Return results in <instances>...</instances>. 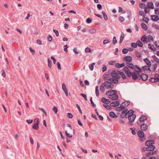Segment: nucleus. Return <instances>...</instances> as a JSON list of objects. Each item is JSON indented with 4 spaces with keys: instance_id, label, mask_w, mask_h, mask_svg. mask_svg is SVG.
<instances>
[{
    "instance_id": "obj_59",
    "label": "nucleus",
    "mask_w": 159,
    "mask_h": 159,
    "mask_svg": "<svg viewBox=\"0 0 159 159\" xmlns=\"http://www.w3.org/2000/svg\"><path fill=\"white\" fill-rule=\"evenodd\" d=\"M110 42V41L108 39H105L103 41V43L104 44H106L109 43Z\"/></svg>"
},
{
    "instance_id": "obj_33",
    "label": "nucleus",
    "mask_w": 159,
    "mask_h": 159,
    "mask_svg": "<svg viewBox=\"0 0 159 159\" xmlns=\"http://www.w3.org/2000/svg\"><path fill=\"white\" fill-rule=\"evenodd\" d=\"M152 57L157 63L158 64L159 63V60L155 55L152 56Z\"/></svg>"
},
{
    "instance_id": "obj_8",
    "label": "nucleus",
    "mask_w": 159,
    "mask_h": 159,
    "mask_svg": "<svg viewBox=\"0 0 159 159\" xmlns=\"http://www.w3.org/2000/svg\"><path fill=\"white\" fill-rule=\"evenodd\" d=\"M108 98L113 100H115L118 98V96L117 93H116L114 95H113V94H112L111 96L109 97Z\"/></svg>"
},
{
    "instance_id": "obj_17",
    "label": "nucleus",
    "mask_w": 159,
    "mask_h": 159,
    "mask_svg": "<svg viewBox=\"0 0 159 159\" xmlns=\"http://www.w3.org/2000/svg\"><path fill=\"white\" fill-rule=\"evenodd\" d=\"M149 67H149L148 66H144L143 67L142 69L144 71H146L147 72L149 73L151 71V70L149 68Z\"/></svg>"
},
{
    "instance_id": "obj_20",
    "label": "nucleus",
    "mask_w": 159,
    "mask_h": 159,
    "mask_svg": "<svg viewBox=\"0 0 159 159\" xmlns=\"http://www.w3.org/2000/svg\"><path fill=\"white\" fill-rule=\"evenodd\" d=\"M155 146L154 145H150L147 147V151H150L153 150L155 149Z\"/></svg>"
},
{
    "instance_id": "obj_6",
    "label": "nucleus",
    "mask_w": 159,
    "mask_h": 159,
    "mask_svg": "<svg viewBox=\"0 0 159 159\" xmlns=\"http://www.w3.org/2000/svg\"><path fill=\"white\" fill-rule=\"evenodd\" d=\"M112 92H113V95L115 94L116 93H117V91L116 90H109L107 91L106 94V95L108 96V98L109 97H110V96H112V94H111Z\"/></svg>"
},
{
    "instance_id": "obj_61",
    "label": "nucleus",
    "mask_w": 159,
    "mask_h": 159,
    "mask_svg": "<svg viewBox=\"0 0 159 159\" xmlns=\"http://www.w3.org/2000/svg\"><path fill=\"white\" fill-rule=\"evenodd\" d=\"M85 51L87 52H91V50L90 48L87 47L85 48Z\"/></svg>"
},
{
    "instance_id": "obj_38",
    "label": "nucleus",
    "mask_w": 159,
    "mask_h": 159,
    "mask_svg": "<svg viewBox=\"0 0 159 159\" xmlns=\"http://www.w3.org/2000/svg\"><path fill=\"white\" fill-rule=\"evenodd\" d=\"M48 66L49 68H51L52 67V62L50 59L48 58Z\"/></svg>"
},
{
    "instance_id": "obj_18",
    "label": "nucleus",
    "mask_w": 159,
    "mask_h": 159,
    "mask_svg": "<svg viewBox=\"0 0 159 159\" xmlns=\"http://www.w3.org/2000/svg\"><path fill=\"white\" fill-rule=\"evenodd\" d=\"M136 72H142V70L137 65H135L134 68Z\"/></svg>"
},
{
    "instance_id": "obj_64",
    "label": "nucleus",
    "mask_w": 159,
    "mask_h": 159,
    "mask_svg": "<svg viewBox=\"0 0 159 159\" xmlns=\"http://www.w3.org/2000/svg\"><path fill=\"white\" fill-rule=\"evenodd\" d=\"M30 50L33 55L35 53V51L34 50L32 49L31 47L30 48Z\"/></svg>"
},
{
    "instance_id": "obj_34",
    "label": "nucleus",
    "mask_w": 159,
    "mask_h": 159,
    "mask_svg": "<svg viewBox=\"0 0 159 159\" xmlns=\"http://www.w3.org/2000/svg\"><path fill=\"white\" fill-rule=\"evenodd\" d=\"M95 63H93L92 64H89V67L91 70L92 71L93 69L94 65H95Z\"/></svg>"
},
{
    "instance_id": "obj_47",
    "label": "nucleus",
    "mask_w": 159,
    "mask_h": 159,
    "mask_svg": "<svg viewBox=\"0 0 159 159\" xmlns=\"http://www.w3.org/2000/svg\"><path fill=\"white\" fill-rule=\"evenodd\" d=\"M157 67V65L155 63L152 66V70L153 71H155Z\"/></svg>"
},
{
    "instance_id": "obj_10",
    "label": "nucleus",
    "mask_w": 159,
    "mask_h": 159,
    "mask_svg": "<svg viewBox=\"0 0 159 159\" xmlns=\"http://www.w3.org/2000/svg\"><path fill=\"white\" fill-rule=\"evenodd\" d=\"M130 102L129 101H126L122 102L120 105V106L124 108L128 106Z\"/></svg>"
},
{
    "instance_id": "obj_60",
    "label": "nucleus",
    "mask_w": 159,
    "mask_h": 159,
    "mask_svg": "<svg viewBox=\"0 0 159 159\" xmlns=\"http://www.w3.org/2000/svg\"><path fill=\"white\" fill-rule=\"evenodd\" d=\"M107 68L106 66L105 65H103V67L102 68V71L103 72H104L107 70Z\"/></svg>"
},
{
    "instance_id": "obj_43",
    "label": "nucleus",
    "mask_w": 159,
    "mask_h": 159,
    "mask_svg": "<svg viewBox=\"0 0 159 159\" xmlns=\"http://www.w3.org/2000/svg\"><path fill=\"white\" fill-rule=\"evenodd\" d=\"M100 91L103 93H104L105 91L104 87L102 85H101L100 87Z\"/></svg>"
},
{
    "instance_id": "obj_58",
    "label": "nucleus",
    "mask_w": 159,
    "mask_h": 159,
    "mask_svg": "<svg viewBox=\"0 0 159 159\" xmlns=\"http://www.w3.org/2000/svg\"><path fill=\"white\" fill-rule=\"evenodd\" d=\"M92 19L89 18H87L86 20V22L88 23H90L92 22Z\"/></svg>"
},
{
    "instance_id": "obj_3",
    "label": "nucleus",
    "mask_w": 159,
    "mask_h": 159,
    "mask_svg": "<svg viewBox=\"0 0 159 159\" xmlns=\"http://www.w3.org/2000/svg\"><path fill=\"white\" fill-rule=\"evenodd\" d=\"M154 78H151L150 80L149 81L150 82L152 83L156 82H159V75L158 74H156L155 75Z\"/></svg>"
},
{
    "instance_id": "obj_30",
    "label": "nucleus",
    "mask_w": 159,
    "mask_h": 159,
    "mask_svg": "<svg viewBox=\"0 0 159 159\" xmlns=\"http://www.w3.org/2000/svg\"><path fill=\"white\" fill-rule=\"evenodd\" d=\"M137 45L139 47H142L143 46V43L140 41L138 40L136 42Z\"/></svg>"
},
{
    "instance_id": "obj_13",
    "label": "nucleus",
    "mask_w": 159,
    "mask_h": 159,
    "mask_svg": "<svg viewBox=\"0 0 159 159\" xmlns=\"http://www.w3.org/2000/svg\"><path fill=\"white\" fill-rule=\"evenodd\" d=\"M147 119V117L146 116H142L139 118V123L141 124L142 123H141V122H143L144 120H146Z\"/></svg>"
},
{
    "instance_id": "obj_31",
    "label": "nucleus",
    "mask_w": 159,
    "mask_h": 159,
    "mask_svg": "<svg viewBox=\"0 0 159 159\" xmlns=\"http://www.w3.org/2000/svg\"><path fill=\"white\" fill-rule=\"evenodd\" d=\"M95 93L97 97H98L99 96V91L98 89V86H96L95 87Z\"/></svg>"
},
{
    "instance_id": "obj_45",
    "label": "nucleus",
    "mask_w": 159,
    "mask_h": 159,
    "mask_svg": "<svg viewBox=\"0 0 159 159\" xmlns=\"http://www.w3.org/2000/svg\"><path fill=\"white\" fill-rule=\"evenodd\" d=\"M148 48H149L151 49L153 51H155L156 48H154V47L153 46V48H152V45H151L150 43L148 44Z\"/></svg>"
},
{
    "instance_id": "obj_16",
    "label": "nucleus",
    "mask_w": 159,
    "mask_h": 159,
    "mask_svg": "<svg viewBox=\"0 0 159 159\" xmlns=\"http://www.w3.org/2000/svg\"><path fill=\"white\" fill-rule=\"evenodd\" d=\"M138 134L140 138H143L144 136V134L143 131L141 130H139L138 132Z\"/></svg>"
},
{
    "instance_id": "obj_53",
    "label": "nucleus",
    "mask_w": 159,
    "mask_h": 159,
    "mask_svg": "<svg viewBox=\"0 0 159 159\" xmlns=\"http://www.w3.org/2000/svg\"><path fill=\"white\" fill-rule=\"evenodd\" d=\"M131 46L134 48H136L137 47V45L134 43H132L131 44Z\"/></svg>"
},
{
    "instance_id": "obj_50",
    "label": "nucleus",
    "mask_w": 159,
    "mask_h": 159,
    "mask_svg": "<svg viewBox=\"0 0 159 159\" xmlns=\"http://www.w3.org/2000/svg\"><path fill=\"white\" fill-rule=\"evenodd\" d=\"M155 13L156 14L159 15V8H156L155 9Z\"/></svg>"
},
{
    "instance_id": "obj_32",
    "label": "nucleus",
    "mask_w": 159,
    "mask_h": 159,
    "mask_svg": "<svg viewBox=\"0 0 159 159\" xmlns=\"http://www.w3.org/2000/svg\"><path fill=\"white\" fill-rule=\"evenodd\" d=\"M143 20L146 23H148L149 20V19L148 17H146L144 16L143 18Z\"/></svg>"
},
{
    "instance_id": "obj_21",
    "label": "nucleus",
    "mask_w": 159,
    "mask_h": 159,
    "mask_svg": "<svg viewBox=\"0 0 159 159\" xmlns=\"http://www.w3.org/2000/svg\"><path fill=\"white\" fill-rule=\"evenodd\" d=\"M102 102L104 103L108 104L110 102V100L109 99H107L104 97H102L101 99Z\"/></svg>"
},
{
    "instance_id": "obj_51",
    "label": "nucleus",
    "mask_w": 159,
    "mask_h": 159,
    "mask_svg": "<svg viewBox=\"0 0 159 159\" xmlns=\"http://www.w3.org/2000/svg\"><path fill=\"white\" fill-rule=\"evenodd\" d=\"M68 48V46L66 44V45H65V46H64V51L66 52H68V50H67V48Z\"/></svg>"
},
{
    "instance_id": "obj_57",
    "label": "nucleus",
    "mask_w": 159,
    "mask_h": 159,
    "mask_svg": "<svg viewBox=\"0 0 159 159\" xmlns=\"http://www.w3.org/2000/svg\"><path fill=\"white\" fill-rule=\"evenodd\" d=\"M89 31H90L91 34H93L96 32V30L95 29H90Z\"/></svg>"
},
{
    "instance_id": "obj_4",
    "label": "nucleus",
    "mask_w": 159,
    "mask_h": 159,
    "mask_svg": "<svg viewBox=\"0 0 159 159\" xmlns=\"http://www.w3.org/2000/svg\"><path fill=\"white\" fill-rule=\"evenodd\" d=\"M111 76L114 78L119 79L120 78V76L115 70H113L111 73Z\"/></svg>"
},
{
    "instance_id": "obj_39",
    "label": "nucleus",
    "mask_w": 159,
    "mask_h": 159,
    "mask_svg": "<svg viewBox=\"0 0 159 159\" xmlns=\"http://www.w3.org/2000/svg\"><path fill=\"white\" fill-rule=\"evenodd\" d=\"M124 109V108H123L122 107H121L120 106V107H118L116 108V111H120L122 110H123Z\"/></svg>"
},
{
    "instance_id": "obj_48",
    "label": "nucleus",
    "mask_w": 159,
    "mask_h": 159,
    "mask_svg": "<svg viewBox=\"0 0 159 159\" xmlns=\"http://www.w3.org/2000/svg\"><path fill=\"white\" fill-rule=\"evenodd\" d=\"M128 50L126 48L123 49L122 51V53L124 54H126L128 52Z\"/></svg>"
},
{
    "instance_id": "obj_11",
    "label": "nucleus",
    "mask_w": 159,
    "mask_h": 159,
    "mask_svg": "<svg viewBox=\"0 0 159 159\" xmlns=\"http://www.w3.org/2000/svg\"><path fill=\"white\" fill-rule=\"evenodd\" d=\"M128 111L127 112V113H126L125 111H123L120 115V117L121 118H123L125 117L127 118L128 116Z\"/></svg>"
},
{
    "instance_id": "obj_1",
    "label": "nucleus",
    "mask_w": 159,
    "mask_h": 159,
    "mask_svg": "<svg viewBox=\"0 0 159 159\" xmlns=\"http://www.w3.org/2000/svg\"><path fill=\"white\" fill-rule=\"evenodd\" d=\"M124 70L129 77H130L132 76V79L134 80H135L137 79L140 80V75L139 72H131L129 68L127 67H125L124 68Z\"/></svg>"
},
{
    "instance_id": "obj_56",
    "label": "nucleus",
    "mask_w": 159,
    "mask_h": 159,
    "mask_svg": "<svg viewBox=\"0 0 159 159\" xmlns=\"http://www.w3.org/2000/svg\"><path fill=\"white\" fill-rule=\"evenodd\" d=\"M148 39L150 41H152L153 39L152 36L151 35H149L148 36Z\"/></svg>"
},
{
    "instance_id": "obj_55",
    "label": "nucleus",
    "mask_w": 159,
    "mask_h": 159,
    "mask_svg": "<svg viewBox=\"0 0 159 159\" xmlns=\"http://www.w3.org/2000/svg\"><path fill=\"white\" fill-rule=\"evenodd\" d=\"M97 7L98 9V10H101L102 8V6L101 4H98L97 5Z\"/></svg>"
},
{
    "instance_id": "obj_52",
    "label": "nucleus",
    "mask_w": 159,
    "mask_h": 159,
    "mask_svg": "<svg viewBox=\"0 0 159 159\" xmlns=\"http://www.w3.org/2000/svg\"><path fill=\"white\" fill-rule=\"evenodd\" d=\"M47 39L49 41H51L52 39V36L50 35H49L47 37Z\"/></svg>"
},
{
    "instance_id": "obj_27",
    "label": "nucleus",
    "mask_w": 159,
    "mask_h": 159,
    "mask_svg": "<svg viewBox=\"0 0 159 159\" xmlns=\"http://www.w3.org/2000/svg\"><path fill=\"white\" fill-rule=\"evenodd\" d=\"M141 26L142 28L145 31H146L148 29V27L147 25L144 23H143L141 24Z\"/></svg>"
},
{
    "instance_id": "obj_15",
    "label": "nucleus",
    "mask_w": 159,
    "mask_h": 159,
    "mask_svg": "<svg viewBox=\"0 0 159 159\" xmlns=\"http://www.w3.org/2000/svg\"><path fill=\"white\" fill-rule=\"evenodd\" d=\"M119 102L118 101H116L111 103L110 104V106L113 107H116L119 106Z\"/></svg>"
},
{
    "instance_id": "obj_26",
    "label": "nucleus",
    "mask_w": 159,
    "mask_h": 159,
    "mask_svg": "<svg viewBox=\"0 0 159 159\" xmlns=\"http://www.w3.org/2000/svg\"><path fill=\"white\" fill-rule=\"evenodd\" d=\"M118 74L120 76H121L122 79L123 80L125 79L126 78V77L125 75L124 74V73L122 72H120L119 71H118Z\"/></svg>"
},
{
    "instance_id": "obj_19",
    "label": "nucleus",
    "mask_w": 159,
    "mask_h": 159,
    "mask_svg": "<svg viewBox=\"0 0 159 159\" xmlns=\"http://www.w3.org/2000/svg\"><path fill=\"white\" fill-rule=\"evenodd\" d=\"M152 20L154 21H156L159 20V17L158 16L153 15L151 16Z\"/></svg>"
},
{
    "instance_id": "obj_22",
    "label": "nucleus",
    "mask_w": 159,
    "mask_h": 159,
    "mask_svg": "<svg viewBox=\"0 0 159 159\" xmlns=\"http://www.w3.org/2000/svg\"><path fill=\"white\" fill-rule=\"evenodd\" d=\"M124 60L129 62H130L132 61V59L131 56H128L124 57Z\"/></svg>"
},
{
    "instance_id": "obj_49",
    "label": "nucleus",
    "mask_w": 159,
    "mask_h": 159,
    "mask_svg": "<svg viewBox=\"0 0 159 159\" xmlns=\"http://www.w3.org/2000/svg\"><path fill=\"white\" fill-rule=\"evenodd\" d=\"M80 95L82 97H83V98H84L85 100L87 101V97L86 94L82 93H81L80 94Z\"/></svg>"
},
{
    "instance_id": "obj_5",
    "label": "nucleus",
    "mask_w": 159,
    "mask_h": 159,
    "mask_svg": "<svg viewBox=\"0 0 159 159\" xmlns=\"http://www.w3.org/2000/svg\"><path fill=\"white\" fill-rule=\"evenodd\" d=\"M104 85L107 89H113L114 87V85L112 83L108 81H105L103 83Z\"/></svg>"
},
{
    "instance_id": "obj_41",
    "label": "nucleus",
    "mask_w": 159,
    "mask_h": 159,
    "mask_svg": "<svg viewBox=\"0 0 159 159\" xmlns=\"http://www.w3.org/2000/svg\"><path fill=\"white\" fill-rule=\"evenodd\" d=\"M39 124L37 123L34 124L32 126V127L34 129H39Z\"/></svg>"
},
{
    "instance_id": "obj_24",
    "label": "nucleus",
    "mask_w": 159,
    "mask_h": 159,
    "mask_svg": "<svg viewBox=\"0 0 159 159\" xmlns=\"http://www.w3.org/2000/svg\"><path fill=\"white\" fill-rule=\"evenodd\" d=\"M109 115L110 117L113 118H116L117 117V116L113 111H111L110 112Z\"/></svg>"
},
{
    "instance_id": "obj_23",
    "label": "nucleus",
    "mask_w": 159,
    "mask_h": 159,
    "mask_svg": "<svg viewBox=\"0 0 159 159\" xmlns=\"http://www.w3.org/2000/svg\"><path fill=\"white\" fill-rule=\"evenodd\" d=\"M126 65L128 68H129L131 69H133L135 67V65L132 63H126Z\"/></svg>"
},
{
    "instance_id": "obj_7",
    "label": "nucleus",
    "mask_w": 159,
    "mask_h": 159,
    "mask_svg": "<svg viewBox=\"0 0 159 159\" xmlns=\"http://www.w3.org/2000/svg\"><path fill=\"white\" fill-rule=\"evenodd\" d=\"M140 80L142 79L143 81L146 80L148 77V76L147 75L144 74H142L140 75Z\"/></svg>"
},
{
    "instance_id": "obj_37",
    "label": "nucleus",
    "mask_w": 159,
    "mask_h": 159,
    "mask_svg": "<svg viewBox=\"0 0 159 159\" xmlns=\"http://www.w3.org/2000/svg\"><path fill=\"white\" fill-rule=\"evenodd\" d=\"M102 14L103 15V16H104V19H105V20H107L108 19L107 17V15L106 14L105 12L104 11H102Z\"/></svg>"
},
{
    "instance_id": "obj_42",
    "label": "nucleus",
    "mask_w": 159,
    "mask_h": 159,
    "mask_svg": "<svg viewBox=\"0 0 159 159\" xmlns=\"http://www.w3.org/2000/svg\"><path fill=\"white\" fill-rule=\"evenodd\" d=\"M127 12L128 14L127 17L129 19L131 17L132 14L129 11L127 10Z\"/></svg>"
},
{
    "instance_id": "obj_2",
    "label": "nucleus",
    "mask_w": 159,
    "mask_h": 159,
    "mask_svg": "<svg viewBox=\"0 0 159 159\" xmlns=\"http://www.w3.org/2000/svg\"><path fill=\"white\" fill-rule=\"evenodd\" d=\"M128 116L127 118L129 120V124L130 125H132V122L134 121L135 118L136 117V115L134 114V111L133 110H130L128 111Z\"/></svg>"
},
{
    "instance_id": "obj_36",
    "label": "nucleus",
    "mask_w": 159,
    "mask_h": 159,
    "mask_svg": "<svg viewBox=\"0 0 159 159\" xmlns=\"http://www.w3.org/2000/svg\"><path fill=\"white\" fill-rule=\"evenodd\" d=\"M103 106L108 110H111V106L108 105L103 104Z\"/></svg>"
},
{
    "instance_id": "obj_40",
    "label": "nucleus",
    "mask_w": 159,
    "mask_h": 159,
    "mask_svg": "<svg viewBox=\"0 0 159 159\" xmlns=\"http://www.w3.org/2000/svg\"><path fill=\"white\" fill-rule=\"evenodd\" d=\"M113 79H114V78H111L109 79H106V81H108V82H109L110 83H112V84Z\"/></svg>"
},
{
    "instance_id": "obj_14",
    "label": "nucleus",
    "mask_w": 159,
    "mask_h": 159,
    "mask_svg": "<svg viewBox=\"0 0 159 159\" xmlns=\"http://www.w3.org/2000/svg\"><path fill=\"white\" fill-rule=\"evenodd\" d=\"M147 5L149 9H153L154 8L153 4L152 2H148Z\"/></svg>"
},
{
    "instance_id": "obj_12",
    "label": "nucleus",
    "mask_w": 159,
    "mask_h": 159,
    "mask_svg": "<svg viewBox=\"0 0 159 159\" xmlns=\"http://www.w3.org/2000/svg\"><path fill=\"white\" fill-rule=\"evenodd\" d=\"M138 124L140 125L141 129H148V125L145 124H141L139 123V122H138Z\"/></svg>"
},
{
    "instance_id": "obj_63",
    "label": "nucleus",
    "mask_w": 159,
    "mask_h": 159,
    "mask_svg": "<svg viewBox=\"0 0 159 159\" xmlns=\"http://www.w3.org/2000/svg\"><path fill=\"white\" fill-rule=\"evenodd\" d=\"M53 31L55 33L56 35L57 36H59V32L57 30H53Z\"/></svg>"
},
{
    "instance_id": "obj_46",
    "label": "nucleus",
    "mask_w": 159,
    "mask_h": 159,
    "mask_svg": "<svg viewBox=\"0 0 159 159\" xmlns=\"http://www.w3.org/2000/svg\"><path fill=\"white\" fill-rule=\"evenodd\" d=\"M52 110L55 112V114L57 113V111H58V109L57 107H53L52 108Z\"/></svg>"
},
{
    "instance_id": "obj_28",
    "label": "nucleus",
    "mask_w": 159,
    "mask_h": 159,
    "mask_svg": "<svg viewBox=\"0 0 159 159\" xmlns=\"http://www.w3.org/2000/svg\"><path fill=\"white\" fill-rule=\"evenodd\" d=\"M124 34L123 33H122L121 34L120 39V40L119 41V43L120 44H121L122 43V42L123 40L124 39Z\"/></svg>"
},
{
    "instance_id": "obj_25",
    "label": "nucleus",
    "mask_w": 159,
    "mask_h": 159,
    "mask_svg": "<svg viewBox=\"0 0 159 159\" xmlns=\"http://www.w3.org/2000/svg\"><path fill=\"white\" fill-rule=\"evenodd\" d=\"M144 60V61L146 63V64L149 67H150V66H151V64L150 61L147 58H146Z\"/></svg>"
},
{
    "instance_id": "obj_29",
    "label": "nucleus",
    "mask_w": 159,
    "mask_h": 159,
    "mask_svg": "<svg viewBox=\"0 0 159 159\" xmlns=\"http://www.w3.org/2000/svg\"><path fill=\"white\" fill-rule=\"evenodd\" d=\"M139 6L140 8L143 9L146 7V5L143 3H140L139 4Z\"/></svg>"
},
{
    "instance_id": "obj_9",
    "label": "nucleus",
    "mask_w": 159,
    "mask_h": 159,
    "mask_svg": "<svg viewBox=\"0 0 159 159\" xmlns=\"http://www.w3.org/2000/svg\"><path fill=\"white\" fill-rule=\"evenodd\" d=\"M71 131V133L70 131H68L67 130L65 131V133L67 136L69 138H71L72 136V132L74 133V130H70Z\"/></svg>"
},
{
    "instance_id": "obj_35",
    "label": "nucleus",
    "mask_w": 159,
    "mask_h": 159,
    "mask_svg": "<svg viewBox=\"0 0 159 159\" xmlns=\"http://www.w3.org/2000/svg\"><path fill=\"white\" fill-rule=\"evenodd\" d=\"M141 40L143 42L146 41L147 40V37L146 35H143V36L141 37Z\"/></svg>"
},
{
    "instance_id": "obj_62",
    "label": "nucleus",
    "mask_w": 159,
    "mask_h": 159,
    "mask_svg": "<svg viewBox=\"0 0 159 159\" xmlns=\"http://www.w3.org/2000/svg\"><path fill=\"white\" fill-rule=\"evenodd\" d=\"M136 56L139 58L141 57V55L140 52H136L135 53Z\"/></svg>"
},
{
    "instance_id": "obj_44",
    "label": "nucleus",
    "mask_w": 159,
    "mask_h": 159,
    "mask_svg": "<svg viewBox=\"0 0 159 159\" xmlns=\"http://www.w3.org/2000/svg\"><path fill=\"white\" fill-rule=\"evenodd\" d=\"M90 101L91 104L92 106V107L94 108L96 106V105L93 102L92 100V97L91 98Z\"/></svg>"
},
{
    "instance_id": "obj_54",
    "label": "nucleus",
    "mask_w": 159,
    "mask_h": 159,
    "mask_svg": "<svg viewBox=\"0 0 159 159\" xmlns=\"http://www.w3.org/2000/svg\"><path fill=\"white\" fill-rule=\"evenodd\" d=\"M113 44H116L117 42V40L116 39V37H114L113 39Z\"/></svg>"
}]
</instances>
